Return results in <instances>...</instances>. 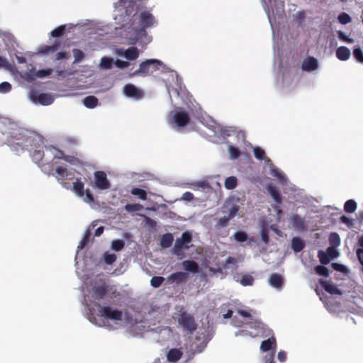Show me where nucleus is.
Here are the masks:
<instances>
[{
  "mask_svg": "<svg viewBox=\"0 0 363 363\" xmlns=\"http://www.w3.org/2000/svg\"><path fill=\"white\" fill-rule=\"evenodd\" d=\"M178 323L187 333H193L197 328V324L193 315L186 311H180L178 314Z\"/></svg>",
  "mask_w": 363,
  "mask_h": 363,
  "instance_id": "obj_1",
  "label": "nucleus"
},
{
  "mask_svg": "<svg viewBox=\"0 0 363 363\" xmlns=\"http://www.w3.org/2000/svg\"><path fill=\"white\" fill-rule=\"evenodd\" d=\"M98 308L99 315L106 319L111 320H121L123 311L118 309H113L109 306H102L99 302L94 303Z\"/></svg>",
  "mask_w": 363,
  "mask_h": 363,
  "instance_id": "obj_2",
  "label": "nucleus"
},
{
  "mask_svg": "<svg viewBox=\"0 0 363 363\" xmlns=\"http://www.w3.org/2000/svg\"><path fill=\"white\" fill-rule=\"evenodd\" d=\"M169 120L172 124L177 127H184L190 122V116L187 111L182 108H179L169 114Z\"/></svg>",
  "mask_w": 363,
  "mask_h": 363,
  "instance_id": "obj_3",
  "label": "nucleus"
},
{
  "mask_svg": "<svg viewBox=\"0 0 363 363\" xmlns=\"http://www.w3.org/2000/svg\"><path fill=\"white\" fill-rule=\"evenodd\" d=\"M162 65V62L158 60H147L140 64L139 69L134 74L147 75L159 69Z\"/></svg>",
  "mask_w": 363,
  "mask_h": 363,
  "instance_id": "obj_4",
  "label": "nucleus"
},
{
  "mask_svg": "<svg viewBox=\"0 0 363 363\" xmlns=\"http://www.w3.org/2000/svg\"><path fill=\"white\" fill-rule=\"evenodd\" d=\"M108 288L109 286L104 281L96 283L91 289V297L94 303L101 301L107 295Z\"/></svg>",
  "mask_w": 363,
  "mask_h": 363,
  "instance_id": "obj_5",
  "label": "nucleus"
},
{
  "mask_svg": "<svg viewBox=\"0 0 363 363\" xmlns=\"http://www.w3.org/2000/svg\"><path fill=\"white\" fill-rule=\"evenodd\" d=\"M255 157L259 160H265L266 164L271 169V174L274 177H281L282 176L281 172L272 163L271 160L267 158L265 155V152L263 149L259 147H256L253 150Z\"/></svg>",
  "mask_w": 363,
  "mask_h": 363,
  "instance_id": "obj_6",
  "label": "nucleus"
},
{
  "mask_svg": "<svg viewBox=\"0 0 363 363\" xmlns=\"http://www.w3.org/2000/svg\"><path fill=\"white\" fill-rule=\"evenodd\" d=\"M192 240V235L190 232L186 231L182 234L181 238H177L174 243V253L177 255L181 254L184 249H189V244Z\"/></svg>",
  "mask_w": 363,
  "mask_h": 363,
  "instance_id": "obj_7",
  "label": "nucleus"
},
{
  "mask_svg": "<svg viewBox=\"0 0 363 363\" xmlns=\"http://www.w3.org/2000/svg\"><path fill=\"white\" fill-rule=\"evenodd\" d=\"M95 187L100 190H106L111 188V183L107 179L106 174L103 171L94 172Z\"/></svg>",
  "mask_w": 363,
  "mask_h": 363,
  "instance_id": "obj_8",
  "label": "nucleus"
},
{
  "mask_svg": "<svg viewBox=\"0 0 363 363\" xmlns=\"http://www.w3.org/2000/svg\"><path fill=\"white\" fill-rule=\"evenodd\" d=\"M140 32H145V29L155 23V17L149 11H143L140 13Z\"/></svg>",
  "mask_w": 363,
  "mask_h": 363,
  "instance_id": "obj_9",
  "label": "nucleus"
},
{
  "mask_svg": "<svg viewBox=\"0 0 363 363\" xmlns=\"http://www.w3.org/2000/svg\"><path fill=\"white\" fill-rule=\"evenodd\" d=\"M188 279V274L186 272H175L170 274L167 278V284H176L177 285L185 282Z\"/></svg>",
  "mask_w": 363,
  "mask_h": 363,
  "instance_id": "obj_10",
  "label": "nucleus"
},
{
  "mask_svg": "<svg viewBox=\"0 0 363 363\" xmlns=\"http://www.w3.org/2000/svg\"><path fill=\"white\" fill-rule=\"evenodd\" d=\"M238 211L239 206H233L229 211L228 215L227 216H225L218 220V225L221 228L227 226L229 220L235 216Z\"/></svg>",
  "mask_w": 363,
  "mask_h": 363,
  "instance_id": "obj_11",
  "label": "nucleus"
},
{
  "mask_svg": "<svg viewBox=\"0 0 363 363\" xmlns=\"http://www.w3.org/2000/svg\"><path fill=\"white\" fill-rule=\"evenodd\" d=\"M318 60L313 57H308L302 62V69L306 72H312L318 68Z\"/></svg>",
  "mask_w": 363,
  "mask_h": 363,
  "instance_id": "obj_12",
  "label": "nucleus"
},
{
  "mask_svg": "<svg viewBox=\"0 0 363 363\" xmlns=\"http://www.w3.org/2000/svg\"><path fill=\"white\" fill-rule=\"evenodd\" d=\"M292 227L298 231H303L306 229L305 221L298 215L291 216L290 219Z\"/></svg>",
  "mask_w": 363,
  "mask_h": 363,
  "instance_id": "obj_13",
  "label": "nucleus"
},
{
  "mask_svg": "<svg viewBox=\"0 0 363 363\" xmlns=\"http://www.w3.org/2000/svg\"><path fill=\"white\" fill-rule=\"evenodd\" d=\"M123 92L129 97L139 98L142 95L141 91L135 86L131 84L125 85Z\"/></svg>",
  "mask_w": 363,
  "mask_h": 363,
  "instance_id": "obj_14",
  "label": "nucleus"
},
{
  "mask_svg": "<svg viewBox=\"0 0 363 363\" xmlns=\"http://www.w3.org/2000/svg\"><path fill=\"white\" fill-rule=\"evenodd\" d=\"M269 283L274 288L279 289L284 284V278L281 275L274 273L269 277Z\"/></svg>",
  "mask_w": 363,
  "mask_h": 363,
  "instance_id": "obj_15",
  "label": "nucleus"
},
{
  "mask_svg": "<svg viewBox=\"0 0 363 363\" xmlns=\"http://www.w3.org/2000/svg\"><path fill=\"white\" fill-rule=\"evenodd\" d=\"M320 284L324 288L325 291L330 294L341 295L342 291L333 284L328 283L325 281L320 280Z\"/></svg>",
  "mask_w": 363,
  "mask_h": 363,
  "instance_id": "obj_16",
  "label": "nucleus"
},
{
  "mask_svg": "<svg viewBox=\"0 0 363 363\" xmlns=\"http://www.w3.org/2000/svg\"><path fill=\"white\" fill-rule=\"evenodd\" d=\"M351 55L350 50L345 46H340L336 50V57L341 61L347 60Z\"/></svg>",
  "mask_w": 363,
  "mask_h": 363,
  "instance_id": "obj_17",
  "label": "nucleus"
},
{
  "mask_svg": "<svg viewBox=\"0 0 363 363\" xmlns=\"http://www.w3.org/2000/svg\"><path fill=\"white\" fill-rule=\"evenodd\" d=\"M182 354L183 353L179 349H171L167 352V359L170 362H176L182 358Z\"/></svg>",
  "mask_w": 363,
  "mask_h": 363,
  "instance_id": "obj_18",
  "label": "nucleus"
},
{
  "mask_svg": "<svg viewBox=\"0 0 363 363\" xmlns=\"http://www.w3.org/2000/svg\"><path fill=\"white\" fill-rule=\"evenodd\" d=\"M277 342L274 337H271L266 340H263L260 345V350L263 352H267L273 347H276Z\"/></svg>",
  "mask_w": 363,
  "mask_h": 363,
  "instance_id": "obj_19",
  "label": "nucleus"
},
{
  "mask_svg": "<svg viewBox=\"0 0 363 363\" xmlns=\"http://www.w3.org/2000/svg\"><path fill=\"white\" fill-rule=\"evenodd\" d=\"M123 55L128 60H135L139 56V51L137 48L130 47L124 51Z\"/></svg>",
  "mask_w": 363,
  "mask_h": 363,
  "instance_id": "obj_20",
  "label": "nucleus"
},
{
  "mask_svg": "<svg viewBox=\"0 0 363 363\" xmlns=\"http://www.w3.org/2000/svg\"><path fill=\"white\" fill-rule=\"evenodd\" d=\"M60 43L57 41H55L52 45H44L41 47L38 52L39 53L47 55L50 52H54L57 51L60 48Z\"/></svg>",
  "mask_w": 363,
  "mask_h": 363,
  "instance_id": "obj_21",
  "label": "nucleus"
},
{
  "mask_svg": "<svg viewBox=\"0 0 363 363\" xmlns=\"http://www.w3.org/2000/svg\"><path fill=\"white\" fill-rule=\"evenodd\" d=\"M184 269L188 272L196 273L199 272L198 264L193 260H185L182 262Z\"/></svg>",
  "mask_w": 363,
  "mask_h": 363,
  "instance_id": "obj_22",
  "label": "nucleus"
},
{
  "mask_svg": "<svg viewBox=\"0 0 363 363\" xmlns=\"http://www.w3.org/2000/svg\"><path fill=\"white\" fill-rule=\"evenodd\" d=\"M55 172L57 174V178L59 180H64L65 179H71L72 177H69V175L72 174L69 173L68 169L62 166H59L56 167Z\"/></svg>",
  "mask_w": 363,
  "mask_h": 363,
  "instance_id": "obj_23",
  "label": "nucleus"
},
{
  "mask_svg": "<svg viewBox=\"0 0 363 363\" xmlns=\"http://www.w3.org/2000/svg\"><path fill=\"white\" fill-rule=\"evenodd\" d=\"M72 190L79 196H83L84 195V183L77 179L75 182L73 183Z\"/></svg>",
  "mask_w": 363,
  "mask_h": 363,
  "instance_id": "obj_24",
  "label": "nucleus"
},
{
  "mask_svg": "<svg viewBox=\"0 0 363 363\" xmlns=\"http://www.w3.org/2000/svg\"><path fill=\"white\" fill-rule=\"evenodd\" d=\"M305 247L303 241L297 237H294L291 240V248L296 252H301Z\"/></svg>",
  "mask_w": 363,
  "mask_h": 363,
  "instance_id": "obj_25",
  "label": "nucleus"
},
{
  "mask_svg": "<svg viewBox=\"0 0 363 363\" xmlns=\"http://www.w3.org/2000/svg\"><path fill=\"white\" fill-rule=\"evenodd\" d=\"M38 101L44 106L50 105L53 102L52 96L49 94H40L37 98Z\"/></svg>",
  "mask_w": 363,
  "mask_h": 363,
  "instance_id": "obj_26",
  "label": "nucleus"
},
{
  "mask_svg": "<svg viewBox=\"0 0 363 363\" xmlns=\"http://www.w3.org/2000/svg\"><path fill=\"white\" fill-rule=\"evenodd\" d=\"M99 100L96 96H88L83 100L84 105L89 108H94L98 105Z\"/></svg>",
  "mask_w": 363,
  "mask_h": 363,
  "instance_id": "obj_27",
  "label": "nucleus"
},
{
  "mask_svg": "<svg viewBox=\"0 0 363 363\" xmlns=\"http://www.w3.org/2000/svg\"><path fill=\"white\" fill-rule=\"evenodd\" d=\"M173 240L174 238L171 233L164 234L160 240V245L164 248L169 247L172 245Z\"/></svg>",
  "mask_w": 363,
  "mask_h": 363,
  "instance_id": "obj_28",
  "label": "nucleus"
},
{
  "mask_svg": "<svg viewBox=\"0 0 363 363\" xmlns=\"http://www.w3.org/2000/svg\"><path fill=\"white\" fill-rule=\"evenodd\" d=\"M130 193L135 197H136L140 200L145 201L147 199V194L146 191H145L144 189L137 188V187H133L131 189Z\"/></svg>",
  "mask_w": 363,
  "mask_h": 363,
  "instance_id": "obj_29",
  "label": "nucleus"
},
{
  "mask_svg": "<svg viewBox=\"0 0 363 363\" xmlns=\"http://www.w3.org/2000/svg\"><path fill=\"white\" fill-rule=\"evenodd\" d=\"M238 185V179L235 177H227L224 182L225 187L228 190L234 189Z\"/></svg>",
  "mask_w": 363,
  "mask_h": 363,
  "instance_id": "obj_30",
  "label": "nucleus"
},
{
  "mask_svg": "<svg viewBox=\"0 0 363 363\" xmlns=\"http://www.w3.org/2000/svg\"><path fill=\"white\" fill-rule=\"evenodd\" d=\"M72 53H73V55L74 57V63H79V62H82L85 57L84 52L79 49H77V48L73 49Z\"/></svg>",
  "mask_w": 363,
  "mask_h": 363,
  "instance_id": "obj_31",
  "label": "nucleus"
},
{
  "mask_svg": "<svg viewBox=\"0 0 363 363\" xmlns=\"http://www.w3.org/2000/svg\"><path fill=\"white\" fill-rule=\"evenodd\" d=\"M358 244L362 248L357 249L356 254L359 262L363 266V235L359 238Z\"/></svg>",
  "mask_w": 363,
  "mask_h": 363,
  "instance_id": "obj_32",
  "label": "nucleus"
},
{
  "mask_svg": "<svg viewBox=\"0 0 363 363\" xmlns=\"http://www.w3.org/2000/svg\"><path fill=\"white\" fill-rule=\"evenodd\" d=\"M113 63V60L111 57H104L101 59L100 66L105 69H111Z\"/></svg>",
  "mask_w": 363,
  "mask_h": 363,
  "instance_id": "obj_33",
  "label": "nucleus"
},
{
  "mask_svg": "<svg viewBox=\"0 0 363 363\" xmlns=\"http://www.w3.org/2000/svg\"><path fill=\"white\" fill-rule=\"evenodd\" d=\"M268 190L274 200L277 203H281V199L279 191L276 187L274 186H270Z\"/></svg>",
  "mask_w": 363,
  "mask_h": 363,
  "instance_id": "obj_34",
  "label": "nucleus"
},
{
  "mask_svg": "<svg viewBox=\"0 0 363 363\" xmlns=\"http://www.w3.org/2000/svg\"><path fill=\"white\" fill-rule=\"evenodd\" d=\"M315 271L317 274L323 277H328L330 275L329 269L323 265H318L315 267Z\"/></svg>",
  "mask_w": 363,
  "mask_h": 363,
  "instance_id": "obj_35",
  "label": "nucleus"
},
{
  "mask_svg": "<svg viewBox=\"0 0 363 363\" xmlns=\"http://www.w3.org/2000/svg\"><path fill=\"white\" fill-rule=\"evenodd\" d=\"M125 245V242L123 240L117 239L113 240L111 242V249L115 251H120L121 250Z\"/></svg>",
  "mask_w": 363,
  "mask_h": 363,
  "instance_id": "obj_36",
  "label": "nucleus"
},
{
  "mask_svg": "<svg viewBox=\"0 0 363 363\" xmlns=\"http://www.w3.org/2000/svg\"><path fill=\"white\" fill-rule=\"evenodd\" d=\"M254 283V278L250 274H244L240 280V284L242 286H252Z\"/></svg>",
  "mask_w": 363,
  "mask_h": 363,
  "instance_id": "obj_37",
  "label": "nucleus"
},
{
  "mask_svg": "<svg viewBox=\"0 0 363 363\" xmlns=\"http://www.w3.org/2000/svg\"><path fill=\"white\" fill-rule=\"evenodd\" d=\"M64 160L75 166L83 164V162L79 158L74 156L66 155V157H64Z\"/></svg>",
  "mask_w": 363,
  "mask_h": 363,
  "instance_id": "obj_38",
  "label": "nucleus"
},
{
  "mask_svg": "<svg viewBox=\"0 0 363 363\" xmlns=\"http://www.w3.org/2000/svg\"><path fill=\"white\" fill-rule=\"evenodd\" d=\"M91 234V230L88 229L86 231L82 241L80 242V243L78 246V248L83 249L89 243V242L90 240Z\"/></svg>",
  "mask_w": 363,
  "mask_h": 363,
  "instance_id": "obj_39",
  "label": "nucleus"
},
{
  "mask_svg": "<svg viewBox=\"0 0 363 363\" xmlns=\"http://www.w3.org/2000/svg\"><path fill=\"white\" fill-rule=\"evenodd\" d=\"M330 243L332 245L331 247H337L340 245V239L339 235L337 233H332L329 237Z\"/></svg>",
  "mask_w": 363,
  "mask_h": 363,
  "instance_id": "obj_40",
  "label": "nucleus"
},
{
  "mask_svg": "<svg viewBox=\"0 0 363 363\" xmlns=\"http://www.w3.org/2000/svg\"><path fill=\"white\" fill-rule=\"evenodd\" d=\"M318 257L320 259V262L322 264H328L330 260H332L328 255H327L326 252L323 250H319L318 252Z\"/></svg>",
  "mask_w": 363,
  "mask_h": 363,
  "instance_id": "obj_41",
  "label": "nucleus"
},
{
  "mask_svg": "<svg viewBox=\"0 0 363 363\" xmlns=\"http://www.w3.org/2000/svg\"><path fill=\"white\" fill-rule=\"evenodd\" d=\"M164 281V278L162 277L155 276L150 280V284L154 288L160 287L163 281Z\"/></svg>",
  "mask_w": 363,
  "mask_h": 363,
  "instance_id": "obj_42",
  "label": "nucleus"
},
{
  "mask_svg": "<svg viewBox=\"0 0 363 363\" xmlns=\"http://www.w3.org/2000/svg\"><path fill=\"white\" fill-rule=\"evenodd\" d=\"M338 21L343 25L347 24L351 22L352 18L349 14L345 12H342L339 14L337 17Z\"/></svg>",
  "mask_w": 363,
  "mask_h": 363,
  "instance_id": "obj_43",
  "label": "nucleus"
},
{
  "mask_svg": "<svg viewBox=\"0 0 363 363\" xmlns=\"http://www.w3.org/2000/svg\"><path fill=\"white\" fill-rule=\"evenodd\" d=\"M65 28L66 26L65 25L58 26L51 32V35L54 38L61 37L65 31Z\"/></svg>",
  "mask_w": 363,
  "mask_h": 363,
  "instance_id": "obj_44",
  "label": "nucleus"
},
{
  "mask_svg": "<svg viewBox=\"0 0 363 363\" xmlns=\"http://www.w3.org/2000/svg\"><path fill=\"white\" fill-rule=\"evenodd\" d=\"M228 151L230 158L233 160L237 159L240 155V151L238 147L230 145L228 147Z\"/></svg>",
  "mask_w": 363,
  "mask_h": 363,
  "instance_id": "obj_45",
  "label": "nucleus"
},
{
  "mask_svg": "<svg viewBox=\"0 0 363 363\" xmlns=\"http://www.w3.org/2000/svg\"><path fill=\"white\" fill-rule=\"evenodd\" d=\"M104 262L107 264H112L116 260V255L115 254H110L108 252L104 253Z\"/></svg>",
  "mask_w": 363,
  "mask_h": 363,
  "instance_id": "obj_46",
  "label": "nucleus"
},
{
  "mask_svg": "<svg viewBox=\"0 0 363 363\" xmlns=\"http://www.w3.org/2000/svg\"><path fill=\"white\" fill-rule=\"evenodd\" d=\"M234 238L238 242H245L247 239V235L243 231H238L235 233Z\"/></svg>",
  "mask_w": 363,
  "mask_h": 363,
  "instance_id": "obj_47",
  "label": "nucleus"
},
{
  "mask_svg": "<svg viewBox=\"0 0 363 363\" xmlns=\"http://www.w3.org/2000/svg\"><path fill=\"white\" fill-rule=\"evenodd\" d=\"M52 72V69H40L35 73V77L39 78H44L50 76Z\"/></svg>",
  "mask_w": 363,
  "mask_h": 363,
  "instance_id": "obj_48",
  "label": "nucleus"
},
{
  "mask_svg": "<svg viewBox=\"0 0 363 363\" xmlns=\"http://www.w3.org/2000/svg\"><path fill=\"white\" fill-rule=\"evenodd\" d=\"M353 55L358 62L363 63V52L359 48L354 49Z\"/></svg>",
  "mask_w": 363,
  "mask_h": 363,
  "instance_id": "obj_49",
  "label": "nucleus"
},
{
  "mask_svg": "<svg viewBox=\"0 0 363 363\" xmlns=\"http://www.w3.org/2000/svg\"><path fill=\"white\" fill-rule=\"evenodd\" d=\"M325 252H326L327 255H328V257L331 259H333L336 258L339 255V253L335 249V247H328L326 251H325Z\"/></svg>",
  "mask_w": 363,
  "mask_h": 363,
  "instance_id": "obj_50",
  "label": "nucleus"
},
{
  "mask_svg": "<svg viewBox=\"0 0 363 363\" xmlns=\"http://www.w3.org/2000/svg\"><path fill=\"white\" fill-rule=\"evenodd\" d=\"M70 57V55L69 52L63 51L59 52L56 54L55 60L56 61L61 60H68Z\"/></svg>",
  "mask_w": 363,
  "mask_h": 363,
  "instance_id": "obj_51",
  "label": "nucleus"
},
{
  "mask_svg": "<svg viewBox=\"0 0 363 363\" xmlns=\"http://www.w3.org/2000/svg\"><path fill=\"white\" fill-rule=\"evenodd\" d=\"M11 90V85L7 82H4L0 84V92L7 93Z\"/></svg>",
  "mask_w": 363,
  "mask_h": 363,
  "instance_id": "obj_52",
  "label": "nucleus"
},
{
  "mask_svg": "<svg viewBox=\"0 0 363 363\" xmlns=\"http://www.w3.org/2000/svg\"><path fill=\"white\" fill-rule=\"evenodd\" d=\"M337 33L340 40L348 43H352L354 42L353 39L348 38L342 31L339 30Z\"/></svg>",
  "mask_w": 363,
  "mask_h": 363,
  "instance_id": "obj_53",
  "label": "nucleus"
},
{
  "mask_svg": "<svg viewBox=\"0 0 363 363\" xmlns=\"http://www.w3.org/2000/svg\"><path fill=\"white\" fill-rule=\"evenodd\" d=\"M340 219V221L342 223L346 224L348 228H350L353 227V222H352L353 220H352V219H351V218H348V217H347L346 216H344V215L341 216Z\"/></svg>",
  "mask_w": 363,
  "mask_h": 363,
  "instance_id": "obj_54",
  "label": "nucleus"
},
{
  "mask_svg": "<svg viewBox=\"0 0 363 363\" xmlns=\"http://www.w3.org/2000/svg\"><path fill=\"white\" fill-rule=\"evenodd\" d=\"M114 63L117 67L121 68V69L126 68V67H129V65H130V63L128 62L122 61L120 60H116V62Z\"/></svg>",
  "mask_w": 363,
  "mask_h": 363,
  "instance_id": "obj_55",
  "label": "nucleus"
},
{
  "mask_svg": "<svg viewBox=\"0 0 363 363\" xmlns=\"http://www.w3.org/2000/svg\"><path fill=\"white\" fill-rule=\"evenodd\" d=\"M235 264H236L235 258H234L233 257H228L225 261L223 267H224V269H227V268H228V265H230V264L235 265Z\"/></svg>",
  "mask_w": 363,
  "mask_h": 363,
  "instance_id": "obj_56",
  "label": "nucleus"
},
{
  "mask_svg": "<svg viewBox=\"0 0 363 363\" xmlns=\"http://www.w3.org/2000/svg\"><path fill=\"white\" fill-rule=\"evenodd\" d=\"M44 153L41 150H35L33 155V157L34 160L38 161H41L43 160Z\"/></svg>",
  "mask_w": 363,
  "mask_h": 363,
  "instance_id": "obj_57",
  "label": "nucleus"
},
{
  "mask_svg": "<svg viewBox=\"0 0 363 363\" xmlns=\"http://www.w3.org/2000/svg\"><path fill=\"white\" fill-rule=\"evenodd\" d=\"M194 199V195L192 193L186 191L183 194L181 199L186 201H191Z\"/></svg>",
  "mask_w": 363,
  "mask_h": 363,
  "instance_id": "obj_58",
  "label": "nucleus"
},
{
  "mask_svg": "<svg viewBox=\"0 0 363 363\" xmlns=\"http://www.w3.org/2000/svg\"><path fill=\"white\" fill-rule=\"evenodd\" d=\"M261 238L263 242L268 243L269 240V235L267 230L264 228L261 230Z\"/></svg>",
  "mask_w": 363,
  "mask_h": 363,
  "instance_id": "obj_59",
  "label": "nucleus"
},
{
  "mask_svg": "<svg viewBox=\"0 0 363 363\" xmlns=\"http://www.w3.org/2000/svg\"><path fill=\"white\" fill-rule=\"evenodd\" d=\"M331 266L335 270L342 272L345 271V267L341 264L332 263Z\"/></svg>",
  "mask_w": 363,
  "mask_h": 363,
  "instance_id": "obj_60",
  "label": "nucleus"
},
{
  "mask_svg": "<svg viewBox=\"0 0 363 363\" xmlns=\"http://www.w3.org/2000/svg\"><path fill=\"white\" fill-rule=\"evenodd\" d=\"M295 18L298 21H300V22L302 21L306 18V12L304 11H301L296 12V13L295 15Z\"/></svg>",
  "mask_w": 363,
  "mask_h": 363,
  "instance_id": "obj_61",
  "label": "nucleus"
},
{
  "mask_svg": "<svg viewBox=\"0 0 363 363\" xmlns=\"http://www.w3.org/2000/svg\"><path fill=\"white\" fill-rule=\"evenodd\" d=\"M277 358L281 362H285L286 360V352L284 351H279L277 354Z\"/></svg>",
  "mask_w": 363,
  "mask_h": 363,
  "instance_id": "obj_62",
  "label": "nucleus"
},
{
  "mask_svg": "<svg viewBox=\"0 0 363 363\" xmlns=\"http://www.w3.org/2000/svg\"><path fill=\"white\" fill-rule=\"evenodd\" d=\"M143 206H125L128 211H134L140 210Z\"/></svg>",
  "mask_w": 363,
  "mask_h": 363,
  "instance_id": "obj_63",
  "label": "nucleus"
},
{
  "mask_svg": "<svg viewBox=\"0 0 363 363\" xmlns=\"http://www.w3.org/2000/svg\"><path fill=\"white\" fill-rule=\"evenodd\" d=\"M55 150L56 153L55 154V157L64 160V157H65L66 155L64 154L63 151L57 149H55Z\"/></svg>",
  "mask_w": 363,
  "mask_h": 363,
  "instance_id": "obj_64",
  "label": "nucleus"
}]
</instances>
